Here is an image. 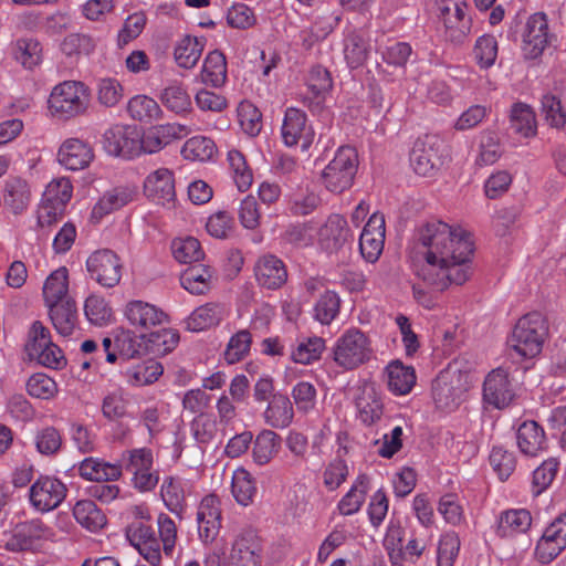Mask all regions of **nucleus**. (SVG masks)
Returning a JSON list of instances; mask_svg holds the SVG:
<instances>
[{
  "label": "nucleus",
  "instance_id": "nucleus-37",
  "mask_svg": "<svg viewBox=\"0 0 566 566\" xmlns=\"http://www.w3.org/2000/svg\"><path fill=\"white\" fill-rule=\"evenodd\" d=\"M73 516L83 527L95 532L106 524V516L91 500H81L73 507Z\"/></svg>",
  "mask_w": 566,
  "mask_h": 566
},
{
  "label": "nucleus",
  "instance_id": "nucleus-28",
  "mask_svg": "<svg viewBox=\"0 0 566 566\" xmlns=\"http://www.w3.org/2000/svg\"><path fill=\"white\" fill-rule=\"evenodd\" d=\"M459 1L453 0L454 13L441 15L446 28V39L453 44H462L468 39L472 28L471 18L465 11L457 7Z\"/></svg>",
  "mask_w": 566,
  "mask_h": 566
},
{
  "label": "nucleus",
  "instance_id": "nucleus-31",
  "mask_svg": "<svg viewBox=\"0 0 566 566\" xmlns=\"http://www.w3.org/2000/svg\"><path fill=\"white\" fill-rule=\"evenodd\" d=\"M388 389L395 395H407L416 384L415 369L405 366L401 361L395 360L387 368Z\"/></svg>",
  "mask_w": 566,
  "mask_h": 566
},
{
  "label": "nucleus",
  "instance_id": "nucleus-26",
  "mask_svg": "<svg viewBox=\"0 0 566 566\" xmlns=\"http://www.w3.org/2000/svg\"><path fill=\"white\" fill-rule=\"evenodd\" d=\"M265 422L272 428L283 429L291 424L294 410L286 395L276 392L272 396L263 413Z\"/></svg>",
  "mask_w": 566,
  "mask_h": 566
},
{
  "label": "nucleus",
  "instance_id": "nucleus-17",
  "mask_svg": "<svg viewBox=\"0 0 566 566\" xmlns=\"http://www.w3.org/2000/svg\"><path fill=\"white\" fill-rule=\"evenodd\" d=\"M524 53L527 59L541 56L549 42L548 24L545 13L537 12L526 22L524 32Z\"/></svg>",
  "mask_w": 566,
  "mask_h": 566
},
{
  "label": "nucleus",
  "instance_id": "nucleus-9",
  "mask_svg": "<svg viewBox=\"0 0 566 566\" xmlns=\"http://www.w3.org/2000/svg\"><path fill=\"white\" fill-rule=\"evenodd\" d=\"M66 485L52 475H40L30 486L29 500L31 505L41 513L55 510L65 500Z\"/></svg>",
  "mask_w": 566,
  "mask_h": 566
},
{
  "label": "nucleus",
  "instance_id": "nucleus-23",
  "mask_svg": "<svg viewBox=\"0 0 566 566\" xmlns=\"http://www.w3.org/2000/svg\"><path fill=\"white\" fill-rule=\"evenodd\" d=\"M255 277L263 287L275 290L287 280L284 263L274 255H265L255 265Z\"/></svg>",
  "mask_w": 566,
  "mask_h": 566
},
{
  "label": "nucleus",
  "instance_id": "nucleus-1",
  "mask_svg": "<svg viewBox=\"0 0 566 566\" xmlns=\"http://www.w3.org/2000/svg\"><path fill=\"white\" fill-rule=\"evenodd\" d=\"M415 253L419 259L413 273L422 284L442 292L451 284L462 285L472 275L474 253L471 235L440 220L421 224L415 233Z\"/></svg>",
  "mask_w": 566,
  "mask_h": 566
},
{
  "label": "nucleus",
  "instance_id": "nucleus-61",
  "mask_svg": "<svg viewBox=\"0 0 566 566\" xmlns=\"http://www.w3.org/2000/svg\"><path fill=\"white\" fill-rule=\"evenodd\" d=\"M226 19L230 28L238 30L250 29L256 23L253 10L241 2L234 3L228 9Z\"/></svg>",
  "mask_w": 566,
  "mask_h": 566
},
{
  "label": "nucleus",
  "instance_id": "nucleus-59",
  "mask_svg": "<svg viewBox=\"0 0 566 566\" xmlns=\"http://www.w3.org/2000/svg\"><path fill=\"white\" fill-rule=\"evenodd\" d=\"M163 104L176 114L190 109L191 101L186 90L178 84L169 85L161 93Z\"/></svg>",
  "mask_w": 566,
  "mask_h": 566
},
{
  "label": "nucleus",
  "instance_id": "nucleus-4",
  "mask_svg": "<svg viewBox=\"0 0 566 566\" xmlns=\"http://www.w3.org/2000/svg\"><path fill=\"white\" fill-rule=\"evenodd\" d=\"M373 357L369 338L358 328L346 331L335 343L333 358L335 363L352 370L366 364Z\"/></svg>",
  "mask_w": 566,
  "mask_h": 566
},
{
  "label": "nucleus",
  "instance_id": "nucleus-25",
  "mask_svg": "<svg viewBox=\"0 0 566 566\" xmlns=\"http://www.w3.org/2000/svg\"><path fill=\"white\" fill-rule=\"evenodd\" d=\"M333 82L327 69L316 65L308 75L307 87L313 97L305 96L303 103L312 111L316 112L322 108L323 96L332 88Z\"/></svg>",
  "mask_w": 566,
  "mask_h": 566
},
{
  "label": "nucleus",
  "instance_id": "nucleus-44",
  "mask_svg": "<svg viewBox=\"0 0 566 566\" xmlns=\"http://www.w3.org/2000/svg\"><path fill=\"white\" fill-rule=\"evenodd\" d=\"M30 200V189L28 184L20 179L13 178L6 184L3 201L10 207L13 213L22 212Z\"/></svg>",
  "mask_w": 566,
  "mask_h": 566
},
{
  "label": "nucleus",
  "instance_id": "nucleus-30",
  "mask_svg": "<svg viewBox=\"0 0 566 566\" xmlns=\"http://www.w3.org/2000/svg\"><path fill=\"white\" fill-rule=\"evenodd\" d=\"M212 271L203 264L188 266L180 275V284L191 294L201 295L211 289Z\"/></svg>",
  "mask_w": 566,
  "mask_h": 566
},
{
  "label": "nucleus",
  "instance_id": "nucleus-50",
  "mask_svg": "<svg viewBox=\"0 0 566 566\" xmlns=\"http://www.w3.org/2000/svg\"><path fill=\"white\" fill-rule=\"evenodd\" d=\"M179 343V334L175 329L163 328L148 335L146 349L154 355H167Z\"/></svg>",
  "mask_w": 566,
  "mask_h": 566
},
{
  "label": "nucleus",
  "instance_id": "nucleus-43",
  "mask_svg": "<svg viewBox=\"0 0 566 566\" xmlns=\"http://www.w3.org/2000/svg\"><path fill=\"white\" fill-rule=\"evenodd\" d=\"M405 530L399 522H390L384 538V547L392 565L401 566L405 562L403 553Z\"/></svg>",
  "mask_w": 566,
  "mask_h": 566
},
{
  "label": "nucleus",
  "instance_id": "nucleus-42",
  "mask_svg": "<svg viewBox=\"0 0 566 566\" xmlns=\"http://www.w3.org/2000/svg\"><path fill=\"white\" fill-rule=\"evenodd\" d=\"M13 56L23 67L32 70L41 62V43L33 38L18 39L13 46Z\"/></svg>",
  "mask_w": 566,
  "mask_h": 566
},
{
  "label": "nucleus",
  "instance_id": "nucleus-36",
  "mask_svg": "<svg viewBox=\"0 0 566 566\" xmlns=\"http://www.w3.org/2000/svg\"><path fill=\"white\" fill-rule=\"evenodd\" d=\"M281 437L272 430H262L253 444V460L259 465L268 464L281 448Z\"/></svg>",
  "mask_w": 566,
  "mask_h": 566
},
{
  "label": "nucleus",
  "instance_id": "nucleus-14",
  "mask_svg": "<svg viewBox=\"0 0 566 566\" xmlns=\"http://www.w3.org/2000/svg\"><path fill=\"white\" fill-rule=\"evenodd\" d=\"M306 122L305 112L295 107L286 108L282 125V138L286 146L293 147L301 143L303 150L310 148L314 140V130Z\"/></svg>",
  "mask_w": 566,
  "mask_h": 566
},
{
  "label": "nucleus",
  "instance_id": "nucleus-47",
  "mask_svg": "<svg viewBox=\"0 0 566 566\" xmlns=\"http://www.w3.org/2000/svg\"><path fill=\"white\" fill-rule=\"evenodd\" d=\"M164 368L155 359H147L126 371L127 381L133 386H146L155 382L161 375Z\"/></svg>",
  "mask_w": 566,
  "mask_h": 566
},
{
  "label": "nucleus",
  "instance_id": "nucleus-2",
  "mask_svg": "<svg viewBox=\"0 0 566 566\" xmlns=\"http://www.w3.org/2000/svg\"><path fill=\"white\" fill-rule=\"evenodd\" d=\"M548 336V323L539 312H531L522 316L515 324L510 346L522 357L533 358L542 352Z\"/></svg>",
  "mask_w": 566,
  "mask_h": 566
},
{
  "label": "nucleus",
  "instance_id": "nucleus-34",
  "mask_svg": "<svg viewBox=\"0 0 566 566\" xmlns=\"http://www.w3.org/2000/svg\"><path fill=\"white\" fill-rule=\"evenodd\" d=\"M227 80V60L221 51L210 52L203 62L201 81L213 87H220Z\"/></svg>",
  "mask_w": 566,
  "mask_h": 566
},
{
  "label": "nucleus",
  "instance_id": "nucleus-55",
  "mask_svg": "<svg viewBox=\"0 0 566 566\" xmlns=\"http://www.w3.org/2000/svg\"><path fill=\"white\" fill-rule=\"evenodd\" d=\"M228 161L232 171L233 180L240 191H245L252 184V171L247 165L242 153L232 149L228 153Z\"/></svg>",
  "mask_w": 566,
  "mask_h": 566
},
{
  "label": "nucleus",
  "instance_id": "nucleus-12",
  "mask_svg": "<svg viewBox=\"0 0 566 566\" xmlns=\"http://www.w3.org/2000/svg\"><path fill=\"white\" fill-rule=\"evenodd\" d=\"M102 143L111 156L129 159L139 155V134L135 127L114 125L104 133Z\"/></svg>",
  "mask_w": 566,
  "mask_h": 566
},
{
  "label": "nucleus",
  "instance_id": "nucleus-38",
  "mask_svg": "<svg viewBox=\"0 0 566 566\" xmlns=\"http://www.w3.org/2000/svg\"><path fill=\"white\" fill-rule=\"evenodd\" d=\"M532 524L531 513L526 510H510L501 514L497 534L507 537L513 534L526 532Z\"/></svg>",
  "mask_w": 566,
  "mask_h": 566
},
{
  "label": "nucleus",
  "instance_id": "nucleus-33",
  "mask_svg": "<svg viewBox=\"0 0 566 566\" xmlns=\"http://www.w3.org/2000/svg\"><path fill=\"white\" fill-rule=\"evenodd\" d=\"M369 50L370 45L360 32L352 31L344 39V56L350 69L361 66L368 59Z\"/></svg>",
  "mask_w": 566,
  "mask_h": 566
},
{
  "label": "nucleus",
  "instance_id": "nucleus-45",
  "mask_svg": "<svg viewBox=\"0 0 566 566\" xmlns=\"http://www.w3.org/2000/svg\"><path fill=\"white\" fill-rule=\"evenodd\" d=\"M367 491L368 476L366 474H360L350 490L339 501V512L343 515H352L358 512L365 501Z\"/></svg>",
  "mask_w": 566,
  "mask_h": 566
},
{
  "label": "nucleus",
  "instance_id": "nucleus-60",
  "mask_svg": "<svg viewBox=\"0 0 566 566\" xmlns=\"http://www.w3.org/2000/svg\"><path fill=\"white\" fill-rule=\"evenodd\" d=\"M124 96L122 84L112 77L99 80L97 84V101L105 107L116 106Z\"/></svg>",
  "mask_w": 566,
  "mask_h": 566
},
{
  "label": "nucleus",
  "instance_id": "nucleus-64",
  "mask_svg": "<svg viewBox=\"0 0 566 566\" xmlns=\"http://www.w3.org/2000/svg\"><path fill=\"white\" fill-rule=\"evenodd\" d=\"M542 112L549 126L562 128L566 124V112L555 95L546 94L543 96Z\"/></svg>",
  "mask_w": 566,
  "mask_h": 566
},
{
  "label": "nucleus",
  "instance_id": "nucleus-18",
  "mask_svg": "<svg viewBox=\"0 0 566 566\" xmlns=\"http://www.w3.org/2000/svg\"><path fill=\"white\" fill-rule=\"evenodd\" d=\"M144 192L153 202L161 206L174 203L176 198L175 179L167 168L151 172L144 182Z\"/></svg>",
  "mask_w": 566,
  "mask_h": 566
},
{
  "label": "nucleus",
  "instance_id": "nucleus-7",
  "mask_svg": "<svg viewBox=\"0 0 566 566\" xmlns=\"http://www.w3.org/2000/svg\"><path fill=\"white\" fill-rule=\"evenodd\" d=\"M467 390V376L458 369L442 370L432 381L431 387L433 401L440 409L457 407Z\"/></svg>",
  "mask_w": 566,
  "mask_h": 566
},
{
  "label": "nucleus",
  "instance_id": "nucleus-52",
  "mask_svg": "<svg viewBox=\"0 0 566 566\" xmlns=\"http://www.w3.org/2000/svg\"><path fill=\"white\" fill-rule=\"evenodd\" d=\"M256 493L255 483L251 474L244 469H238L232 476V494L241 505H249Z\"/></svg>",
  "mask_w": 566,
  "mask_h": 566
},
{
  "label": "nucleus",
  "instance_id": "nucleus-22",
  "mask_svg": "<svg viewBox=\"0 0 566 566\" xmlns=\"http://www.w3.org/2000/svg\"><path fill=\"white\" fill-rule=\"evenodd\" d=\"M55 331L63 337L71 336L78 326V311L73 298L46 306Z\"/></svg>",
  "mask_w": 566,
  "mask_h": 566
},
{
  "label": "nucleus",
  "instance_id": "nucleus-29",
  "mask_svg": "<svg viewBox=\"0 0 566 566\" xmlns=\"http://www.w3.org/2000/svg\"><path fill=\"white\" fill-rule=\"evenodd\" d=\"M224 310L219 303H207L197 307L186 321V327L191 332H201L217 326L223 318Z\"/></svg>",
  "mask_w": 566,
  "mask_h": 566
},
{
  "label": "nucleus",
  "instance_id": "nucleus-15",
  "mask_svg": "<svg viewBox=\"0 0 566 566\" xmlns=\"http://www.w3.org/2000/svg\"><path fill=\"white\" fill-rule=\"evenodd\" d=\"M190 133L191 129L188 126L177 123L153 126L143 136H139V154L142 151L147 154L157 153L174 140L181 139Z\"/></svg>",
  "mask_w": 566,
  "mask_h": 566
},
{
  "label": "nucleus",
  "instance_id": "nucleus-53",
  "mask_svg": "<svg viewBox=\"0 0 566 566\" xmlns=\"http://www.w3.org/2000/svg\"><path fill=\"white\" fill-rule=\"evenodd\" d=\"M171 249L175 259L180 263H197L205 256L200 242L192 237L174 240Z\"/></svg>",
  "mask_w": 566,
  "mask_h": 566
},
{
  "label": "nucleus",
  "instance_id": "nucleus-32",
  "mask_svg": "<svg viewBox=\"0 0 566 566\" xmlns=\"http://www.w3.org/2000/svg\"><path fill=\"white\" fill-rule=\"evenodd\" d=\"M69 272L65 266L53 271L45 280L43 285V298L45 305H52L62 302L64 298H72L69 292Z\"/></svg>",
  "mask_w": 566,
  "mask_h": 566
},
{
  "label": "nucleus",
  "instance_id": "nucleus-56",
  "mask_svg": "<svg viewBox=\"0 0 566 566\" xmlns=\"http://www.w3.org/2000/svg\"><path fill=\"white\" fill-rule=\"evenodd\" d=\"M252 335L249 329H241L230 338L224 350V359L229 364H235L243 359L250 352Z\"/></svg>",
  "mask_w": 566,
  "mask_h": 566
},
{
  "label": "nucleus",
  "instance_id": "nucleus-57",
  "mask_svg": "<svg viewBox=\"0 0 566 566\" xmlns=\"http://www.w3.org/2000/svg\"><path fill=\"white\" fill-rule=\"evenodd\" d=\"M497 41L494 35L484 34L478 38L473 54L476 63L482 69H489L494 65L497 56Z\"/></svg>",
  "mask_w": 566,
  "mask_h": 566
},
{
  "label": "nucleus",
  "instance_id": "nucleus-10",
  "mask_svg": "<svg viewBox=\"0 0 566 566\" xmlns=\"http://www.w3.org/2000/svg\"><path fill=\"white\" fill-rule=\"evenodd\" d=\"M515 389L506 369L491 370L483 382V401L496 409L509 407L515 399Z\"/></svg>",
  "mask_w": 566,
  "mask_h": 566
},
{
  "label": "nucleus",
  "instance_id": "nucleus-24",
  "mask_svg": "<svg viewBox=\"0 0 566 566\" xmlns=\"http://www.w3.org/2000/svg\"><path fill=\"white\" fill-rule=\"evenodd\" d=\"M321 234L329 251H338L354 239L346 219L340 214L329 216Z\"/></svg>",
  "mask_w": 566,
  "mask_h": 566
},
{
  "label": "nucleus",
  "instance_id": "nucleus-35",
  "mask_svg": "<svg viewBox=\"0 0 566 566\" xmlns=\"http://www.w3.org/2000/svg\"><path fill=\"white\" fill-rule=\"evenodd\" d=\"M78 471L82 478L96 482L115 481L122 474L119 465L99 462L93 458L83 460Z\"/></svg>",
  "mask_w": 566,
  "mask_h": 566
},
{
  "label": "nucleus",
  "instance_id": "nucleus-13",
  "mask_svg": "<svg viewBox=\"0 0 566 566\" xmlns=\"http://www.w3.org/2000/svg\"><path fill=\"white\" fill-rule=\"evenodd\" d=\"M354 401L358 418L364 424L371 426L381 419L384 403L374 381L360 380L356 388Z\"/></svg>",
  "mask_w": 566,
  "mask_h": 566
},
{
  "label": "nucleus",
  "instance_id": "nucleus-63",
  "mask_svg": "<svg viewBox=\"0 0 566 566\" xmlns=\"http://www.w3.org/2000/svg\"><path fill=\"white\" fill-rule=\"evenodd\" d=\"M490 463L501 480H506L515 470L516 461L513 452L503 447H493Z\"/></svg>",
  "mask_w": 566,
  "mask_h": 566
},
{
  "label": "nucleus",
  "instance_id": "nucleus-3",
  "mask_svg": "<svg viewBox=\"0 0 566 566\" xmlns=\"http://www.w3.org/2000/svg\"><path fill=\"white\" fill-rule=\"evenodd\" d=\"M48 104L51 114L59 119L81 116L90 104L88 87L75 81L60 83L52 90Z\"/></svg>",
  "mask_w": 566,
  "mask_h": 566
},
{
  "label": "nucleus",
  "instance_id": "nucleus-48",
  "mask_svg": "<svg viewBox=\"0 0 566 566\" xmlns=\"http://www.w3.org/2000/svg\"><path fill=\"white\" fill-rule=\"evenodd\" d=\"M127 112L133 119L146 123L158 119L161 115L157 102L146 95H137L130 98L127 104Z\"/></svg>",
  "mask_w": 566,
  "mask_h": 566
},
{
  "label": "nucleus",
  "instance_id": "nucleus-21",
  "mask_svg": "<svg viewBox=\"0 0 566 566\" xmlns=\"http://www.w3.org/2000/svg\"><path fill=\"white\" fill-rule=\"evenodd\" d=\"M516 443L522 454L538 457L547 449L544 429L534 420L522 422L516 431Z\"/></svg>",
  "mask_w": 566,
  "mask_h": 566
},
{
  "label": "nucleus",
  "instance_id": "nucleus-16",
  "mask_svg": "<svg viewBox=\"0 0 566 566\" xmlns=\"http://www.w3.org/2000/svg\"><path fill=\"white\" fill-rule=\"evenodd\" d=\"M197 521L200 539L206 544L212 543L221 527L220 500L216 494H209L201 500Z\"/></svg>",
  "mask_w": 566,
  "mask_h": 566
},
{
  "label": "nucleus",
  "instance_id": "nucleus-41",
  "mask_svg": "<svg viewBox=\"0 0 566 566\" xmlns=\"http://www.w3.org/2000/svg\"><path fill=\"white\" fill-rule=\"evenodd\" d=\"M205 43L202 40L187 35L175 48L174 56L177 64L184 69H192L199 61Z\"/></svg>",
  "mask_w": 566,
  "mask_h": 566
},
{
  "label": "nucleus",
  "instance_id": "nucleus-6",
  "mask_svg": "<svg viewBox=\"0 0 566 566\" xmlns=\"http://www.w3.org/2000/svg\"><path fill=\"white\" fill-rule=\"evenodd\" d=\"M358 169V155L355 148L342 146L333 160L322 172L325 187L335 193H342L352 187Z\"/></svg>",
  "mask_w": 566,
  "mask_h": 566
},
{
  "label": "nucleus",
  "instance_id": "nucleus-5",
  "mask_svg": "<svg viewBox=\"0 0 566 566\" xmlns=\"http://www.w3.org/2000/svg\"><path fill=\"white\" fill-rule=\"evenodd\" d=\"M448 159L447 145L434 135L418 138L410 153V165L415 172L424 177L433 176Z\"/></svg>",
  "mask_w": 566,
  "mask_h": 566
},
{
  "label": "nucleus",
  "instance_id": "nucleus-27",
  "mask_svg": "<svg viewBox=\"0 0 566 566\" xmlns=\"http://www.w3.org/2000/svg\"><path fill=\"white\" fill-rule=\"evenodd\" d=\"M45 526L40 520H32L17 526L6 547L12 552L31 549L34 541L44 535Z\"/></svg>",
  "mask_w": 566,
  "mask_h": 566
},
{
  "label": "nucleus",
  "instance_id": "nucleus-62",
  "mask_svg": "<svg viewBox=\"0 0 566 566\" xmlns=\"http://www.w3.org/2000/svg\"><path fill=\"white\" fill-rule=\"evenodd\" d=\"M27 391L31 397L38 399H50L56 391L55 381L42 373L33 374L27 381Z\"/></svg>",
  "mask_w": 566,
  "mask_h": 566
},
{
  "label": "nucleus",
  "instance_id": "nucleus-58",
  "mask_svg": "<svg viewBox=\"0 0 566 566\" xmlns=\"http://www.w3.org/2000/svg\"><path fill=\"white\" fill-rule=\"evenodd\" d=\"M193 439L200 444H207L217 434V421L210 413L201 412L190 423Z\"/></svg>",
  "mask_w": 566,
  "mask_h": 566
},
{
  "label": "nucleus",
  "instance_id": "nucleus-8",
  "mask_svg": "<svg viewBox=\"0 0 566 566\" xmlns=\"http://www.w3.org/2000/svg\"><path fill=\"white\" fill-rule=\"evenodd\" d=\"M263 541L251 527L241 530L231 543L227 566H262Z\"/></svg>",
  "mask_w": 566,
  "mask_h": 566
},
{
  "label": "nucleus",
  "instance_id": "nucleus-54",
  "mask_svg": "<svg viewBox=\"0 0 566 566\" xmlns=\"http://www.w3.org/2000/svg\"><path fill=\"white\" fill-rule=\"evenodd\" d=\"M325 348V340L322 337H308L301 340L291 353V358L297 364H311L319 358Z\"/></svg>",
  "mask_w": 566,
  "mask_h": 566
},
{
  "label": "nucleus",
  "instance_id": "nucleus-51",
  "mask_svg": "<svg viewBox=\"0 0 566 566\" xmlns=\"http://www.w3.org/2000/svg\"><path fill=\"white\" fill-rule=\"evenodd\" d=\"M340 298L334 291H325L316 301L314 317L323 325H329L338 315Z\"/></svg>",
  "mask_w": 566,
  "mask_h": 566
},
{
  "label": "nucleus",
  "instance_id": "nucleus-40",
  "mask_svg": "<svg viewBox=\"0 0 566 566\" xmlns=\"http://www.w3.org/2000/svg\"><path fill=\"white\" fill-rule=\"evenodd\" d=\"M511 128L523 137H532L536 134L537 125L532 107L524 103L513 105L510 115Z\"/></svg>",
  "mask_w": 566,
  "mask_h": 566
},
{
  "label": "nucleus",
  "instance_id": "nucleus-20",
  "mask_svg": "<svg viewBox=\"0 0 566 566\" xmlns=\"http://www.w3.org/2000/svg\"><path fill=\"white\" fill-rule=\"evenodd\" d=\"M125 316L129 324L139 331L161 325L168 318L164 311L143 301L129 302L125 307Z\"/></svg>",
  "mask_w": 566,
  "mask_h": 566
},
{
  "label": "nucleus",
  "instance_id": "nucleus-39",
  "mask_svg": "<svg viewBox=\"0 0 566 566\" xmlns=\"http://www.w3.org/2000/svg\"><path fill=\"white\" fill-rule=\"evenodd\" d=\"M135 192L129 188H115L106 192L94 206L93 218H102L133 201Z\"/></svg>",
  "mask_w": 566,
  "mask_h": 566
},
{
  "label": "nucleus",
  "instance_id": "nucleus-46",
  "mask_svg": "<svg viewBox=\"0 0 566 566\" xmlns=\"http://www.w3.org/2000/svg\"><path fill=\"white\" fill-rule=\"evenodd\" d=\"M160 495L167 509L181 516L186 507L185 491L180 480L167 476L161 485Z\"/></svg>",
  "mask_w": 566,
  "mask_h": 566
},
{
  "label": "nucleus",
  "instance_id": "nucleus-49",
  "mask_svg": "<svg viewBox=\"0 0 566 566\" xmlns=\"http://www.w3.org/2000/svg\"><path fill=\"white\" fill-rule=\"evenodd\" d=\"M216 153V145L212 139L205 136L189 138L181 148V155L187 160L207 161Z\"/></svg>",
  "mask_w": 566,
  "mask_h": 566
},
{
  "label": "nucleus",
  "instance_id": "nucleus-19",
  "mask_svg": "<svg viewBox=\"0 0 566 566\" xmlns=\"http://www.w3.org/2000/svg\"><path fill=\"white\" fill-rule=\"evenodd\" d=\"M94 159L92 146L78 138H69L63 142L57 151V160L69 170H82L90 166Z\"/></svg>",
  "mask_w": 566,
  "mask_h": 566
},
{
  "label": "nucleus",
  "instance_id": "nucleus-11",
  "mask_svg": "<svg viewBox=\"0 0 566 566\" xmlns=\"http://www.w3.org/2000/svg\"><path fill=\"white\" fill-rule=\"evenodd\" d=\"M86 268L91 277L104 287H114L120 281L122 263L116 253L104 249L92 253Z\"/></svg>",
  "mask_w": 566,
  "mask_h": 566
}]
</instances>
